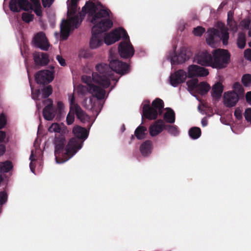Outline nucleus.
Masks as SVG:
<instances>
[{
  "label": "nucleus",
  "instance_id": "f257e3e1",
  "mask_svg": "<svg viewBox=\"0 0 251 251\" xmlns=\"http://www.w3.org/2000/svg\"><path fill=\"white\" fill-rule=\"evenodd\" d=\"M82 11L91 17L90 22L94 25L92 28V37L90 41L91 49H96L103 44L101 33L109 30L113 26V22L109 19L110 10L104 9L100 2L94 0L87 1Z\"/></svg>",
  "mask_w": 251,
  "mask_h": 251
},
{
  "label": "nucleus",
  "instance_id": "f03ea898",
  "mask_svg": "<svg viewBox=\"0 0 251 251\" xmlns=\"http://www.w3.org/2000/svg\"><path fill=\"white\" fill-rule=\"evenodd\" d=\"M96 69L98 73H93V79L103 88H107L110 86L111 80L116 81V82L118 81L119 78L114 76L113 72L124 75L130 71L129 65L119 59H112L108 66L102 63L98 64Z\"/></svg>",
  "mask_w": 251,
  "mask_h": 251
},
{
  "label": "nucleus",
  "instance_id": "7ed1b4c3",
  "mask_svg": "<svg viewBox=\"0 0 251 251\" xmlns=\"http://www.w3.org/2000/svg\"><path fill=\"white\" fill-rule=\"evenodd\" d=\"M75 139L71 138L66 144L64 135L55 134L53 140L54 155L57 163H62L70 159L77 151L73 145Z\"/></svg>",
  "mask_w": 251,
  "mask_h": 251
},
{
  "label": "nucleus",
  "instance_id": "20e7f679",
  "mask_svg": "<svg viewBox=\"0 0 251 251\" xmlns=\"http://www.w3.org/2000/svg\"><path fill=\"white\" fill-rule=\"evenodd\" d=\"M31 4L28 0H11L9 2V8L14 12H19L20 9L25 11L33 10L39 17L42 16V7L39 0H30Z\"/></svg>",
  "mask_w": 251,
  "mask_h": 251
},
{
  "label": "nucleus",
  "instance_id": "39448f33",
  "mask_svg": "<svg viewBox=\"0 0 251 251\" xmlns=\"http://www.w3.org/2000/svg\"><path fill=\"white\" fill-rule=\"evenodd\" d=\"M206 34V42L211 46L214 45L218 39L222 40L224 45L228 44L229 33L225 26L222 27L220 30L214 28L209 29Z\"/></svg>",
  "mask_w": 251,
  "mask_h": 251
},
{
  "label": "nucleus",
  "instance_id": "423d86ee",
  "mask_svg": "<svg viewBox=\"0 0 251 251\" xmlns=\"http://www.w3.org/2000/svg\"><path fill=\"white\" fill-rule=\"evenodd\" d=\"M164 106L163 101L159 98H156L152 101L151 105L145 104L143 106V116L149 120H155L157 118L158 114H162Z\"/></svg>",
  "mask_w": 251,
  "mask_h": 251
},
{
  "label": "nucleus",
  "instance_id": "0eeeda50",
  "mask_svg": "<svg viewBox=\"0 0 251 251\" xmlns=\"http://www.w3.org/2000/svg\"><path fill=\"white\" fill-rule=\"evenodd\" d=\"M212 54L213 68L220 69L226 68L230 61V54L227 50H214Z\"/></svg>",
  "mask_w": 251,
  "mask_h": 251
},
{
  "label": "nucleus",
  "instance_id": "6e6552de",
  "mask_svg": "<svg viewBox=\"0 0 251 251\" xmlns=\"http://www.w3.org/2000/svg\"><path fill=\"white\" fill-rule=\"evenodd\" d=\"M68 17L69 19L63 20L60 25L61 37L63 40H66L69 36L70 30L74 28H77L81 22L79 21L78 15Z\"/></svg>",
  "mask_w": 251,
  "mask_h": 251
},
{
  "label": "nucleus",
  "instance_id": "1a4fd4ad",
  "mask_svg": "<svg viewBox=\"0 0 251 251\" xmlns=\"http://www.w3.org/2000/svg\"><path fill=\"white\" fill-rule=\"evenodd\" d=\"M72 132L74 137L72 138L75 139L73 145L77 151L82 147L84 141L88 136L89 131L85 127L75 126L73 128Z\"/></svg>",
  "mask_w": 251,
  "mask_h": 251
},
{
  "label": "nucleus",
  "instance_id": "9d476101",
  "mask_svg": "<svg viewBox=\"0 0 251 251\" xmlns=\"http://www.w3.org/2000/svg\"><path fill=\"white\" fill-rule=\"evenodd\" d=\"M78 91L82 95H85L88 91L94 97L100 100L103 99L105 96V90L96 85H89V86L80 85L78 87Z\"/></svg>",
  "mask_w": 251,
  "mask_h": 251
},
{
  "label": "nucleus",
  "instance_id": "9b49d317",
  "mask_svg": "<svg viewBox=\"0 0 251 251\" xmlns=\"http://www.w3.org/2000/svg\"><path fill=\"white\" fill-rule=\"evenodd\" d=\"M121 38L123 39L128 38L127 32L122 27L116 28L107 34L104 38V40L106 45H109L119 41Z\"/></svg>",
  "mask_w": 251,
  "mask_h": 251
},
{
  "label": "nucleus",
  "instance_id": "f8f14e48",
  "mask_svg": "<svg viewBox=\"0 0 251 251\" xmlns=\"http://www.w3.org/2000/svg\"><path fill=\"white\" fill-rule=\"evenodd\" d=\"M124 41L120 42L118 46V51L121 57L125 59L131 58L134 54V49L128 39H123Z\"/></svg>",
  "mask_w": 251,
  "mask_h": 251
},
{
  "label": "nucleus",
  "instance_id": "ddd939ff",
  "mask_svg": "<svg viewBox=\"0 0 251 251\" xmlns=\"http://www.w3.org/2000/svg\"><path fill=\"white\" fill-rule=\"evenodd\" d=\"M54 78V72L49 70H41L35 74V80L39 84L46 85L51 82Z\"/></svg>",
  "mask_w": 251,
  "mask_h": 251
},
{
  "label": "nucleus",
  "instance_id": "4468645a",
  "mask_svg": "<svg viewBox=\"0 0 251 251\" xmlns=\"http://www.w3.org/2000/svg\"><path fill=\"white\" fill-rule=\"evenodd\" d=\"M212 53L207 51H203L199 52L195 56L194 61L202 66L212 67Z\"/></svg>",
  "mask_w": 251,
  "mask_h": 251
},
{
  "label": "nucleus",
  "instance_id": "2eb2a0df",
  "mask_svg": "<svg viewBox=\"0 0 251 251\" xmlns=\"http://www.w3.org/2000/svg\"><path fill=\"white\" fill-rule=\"evenodd\" d=\"M191 55L192 54L190 52L187 51L185 48L182 47L178 53L176 51L174 52V54L171 58V63L173 64H182L188 60Z\"/></svg>",
  "mask_w": 251,
  "mask_h": 251
},
{
  "label": "nucleus",
  "instance_id": "dca6fc26",
  "mask_svg": "<svg viewBox=\"0 0 251 251\" xmlns=\"http://www.w3.org/2000/svg\"><path fill=\"white\" fill-rule=\"evenodd\" d=\"M33 42L36 47L43 50H48L50 45L45 34L43 32L37 33L34 37Z\"/></svg>",
  "mask_w": 251,
  "mask_h": 251
},
{
  "label": "nucleus",
  "instance_id": "f3484780",
  "mask_svg": "<svg viewBox=\"0 0 251 251\" xmlns=\"http://www.w3.org/2000/svg\"><path fill=\"white\" fill-rule=\"evenodd\" d=\"M209 74L208 70L197 65H191L188 68V77L205 76Z\"/></svg>",
  "mask_w": 251,
  "mask_h": 251
},
{
  "label": "nucleus",
  "instance_id": "a211bd4d",
  "mask_svg": "<svg viewBox=\"0 0 251 251\" xmlns=\"http://www.w3.org/2000/svg\"><path fill=\"white\" fill-rule=\"evenodd\" d=\"M187 77L186 73L183 70H178L171 74L170 78L171 85L174 87L177 86L184 82Z\"/></svg>",
  "mask_w": 251,
  "mask_h": 251
},
{
  "label": "nucleus",
  "instance_id": "6ab92c4d",
  "mask_svg": "<svg viewBox=\"0 0 251 251\" xmlns=\"http://www.w3.org/2000/svg\"><path fill=\"white\" fill-rule=\"evenodd\" d=\"M165 122L163 120L159 119L151 124L149 128L150 134L152 137H154L160 134L165 129Z\"/></svg>",
  "mask_w": 251,
  "mask_h": 251
},
{
  "label": "nucleus",
  "instance_id": "aec40b11",
  "mask_svg": "<svg viewBox=\"0 0 251 251\" xmlns=\"http://www.w3.org/2000/svg\"><path fill=\"white\" fill-rule=\"evenodd\" d=\"M239 99L238 94L234 91L226 92L224 96V104L228 107H233L238 101Z\"/></svg>",
  "mask_w": 251,
  "mask_h": 251
},
{
  "label": "nucleus",
  "instance_id": "412c9836",
  "mask_svg": "<svg viewBox=\"0 0 251 251\" xmlns=\"http://www.w3.org/2000/svg\"><path fill=\"white\" fill-rule=\"evenodd\" d=\"M47 101H49L50 103L44 108L43 115L46 120L50 121L54 118L55 115V110L53 106L52 100L50 99H48Z\"/></svg>",
  "mask_w": 251,
  "mask_h": 251
},
{
  "label": "nucleus",
  "instance_id": "4be33fe9",
  "mask_svg": "<svg viewBox=\"0 0 251 251\" xmlns=\"http://www.w3.org/2000/svg\"><path fill=\"white\" fill-rule=\"evenodd\" d=\"M33 59L37 65L45 66L49 62V55L44 52H36L33 54Z\"/></svg>",
  "mask_w": 251,
  "mask_h": 251
},
{
  "label": "nucleus",
  "instance_id": "5701e85b",
  "mask_svg": "<svg viewBox=\"0 0 251 251\" xmlns=\"http://www.w3.org/2000/svg\"><path fill=\"white\" fill-rule=\"evenodd\" d=\"M152 149V142L150 140H147L143 143L140 148L142 154L146 156L151 153Z\"/></svg>",
  "mask_w": 251,
  "mask_h": 251
},
{
  "label": "nucleus",
  "instance_id": "b1692460",
  "mask_svg": "<svg viewBox=\"0 0 251 251\" xmlns=\"http://www.w3.org/2000/svg\"><path fill=\"white\" fill-rule=\"evenodd\" d=\"M76 117L81 122H85L89 119V116L81 109L78 105H75V109L74 110Z\"/></svg>",
  "mask_w": 251,
  "mask_h": 251
},
{
  "label": "nucleus",
  "instance_id": "393cba45",
  "mask_svg": "<svg viewBox=\"0 0 251 251\" xmlns=\"http://www.w3.org/2000/svg\"><path fill=\"white\" fill-rule=\"evenodd\" d=\"M176 116L174 111L171 108H166V112L164 115V120L167 123L173 124L175 122Z\"/></svg>",
  "mask_w": 251,
  "mask_h": 251
},
{
  "label": "nucleus",
  "instance_id": "a878e982",
  "mask_svg": "<svg viewBox=\"0 0 251 251\" xmlns=\"http://www.w3.org/2000/svg\"><path fill=\"white\" fill-rule=\"evenodd\" d=\"M147 134V128L143 126H139L134 131V135L138 140L145 139Z\"/></svg>",
  "mask_w": 251,
  "mask_h": 251
},
{
  "label": "nucleus",
  "instance_id": "bb28decb",
  "mask_svg": "<svg viewBox=\"0 0 251 251\" xmlns=\"http://www.w3.org/2000/svg\"><path fill=\"white\" fill-rule=\"evenodd\" d=\"M223 92V86L220 82L215 83L212 89V95L213 97L219 98Z\"/></svg>",
  "mask_w": 251,
  "mask_h": 251
},
{
  "label": "nucleus",
  "instance_id": "cd10ccee",
  "mask_svg": "<svg viewBox=\"0 0 251 251\" xmlns=\"http://www.w3.org/2000/svg\"><path fill=\"white\" fill-rule=\"evenodd\" d=\"M78 0H71L70 3L68 4V17H71V16L76 14Z\"/></svg>",
  "mask_w": 251,
  "mask_h": 251
},
{
  "label": "nucleus",
  "instance_id": "c85d7f7f",
  "mask_svg": "<svg viewBox=\"0 0 251 251\" xmlns=\"http://www.w3.org/2000/svg\"><path fill=\"white\" fill-rule=\"evenodd\" d=\"M210 88V85L206 82L203 81L198 84L196 91L200 95H203L207 94Z\"/></svg>",
  "mask_w": 251,
  "mask_h": 251
},
{
  "label": "nucleus",
  "instance_id": "c756f323",
  "mask_svg": "<svg viewBox=\"0 0 251 251\" xmlns=\"http://www.w3.org/2000/svg\"><path fill=\"white\" fill-rule=\"evenodd\" d=\"M13 167L12 162L9 160L0 162V173H8Z\"/></svg>",
  "mask_w": 251,
  "mask_h": 251
},
{
  "label": "nucleus",
  "instance_id": "7c9ffc66",
  "mask_svg": "<svg viewBox=\"0 0 251 251\" xmlns=\"http://www.w3.org/2000/svg\"><path fill=\"white\" fill-rule=\"evenodd\" d=\"M201 134V131L200 127L194 126L189 130V135L193 139H198Z\"/></svg>",
  "mask_w": 251,
  "mask_h": 251
},
{
  "label": "nucleus",
  "instance_id": "2f4dec72",
  "mask_svg": "<svg viewBox=\"0 0 251 251\" xmlns=\"http://www.w3.org/2000/svg\"><path fill=\"white\" fill-rule=\"evenodd\" d=\"M246 35L243 33H240L237 40V46L239 48L243 49L246 45Z\"/></svg>",
  "mask_w": 251,
  "mask_h": 251
},
{
  "label": "nucleus",
  "instance_id": "473e14b6",
  "mask_svg": "<svg viewBox=\"0 0 251 251\" xmlns=\"http://www.w3.org/2000/svg\"><path fill=\"white\" fill-rule=\"evenodd\" d=\"M165 129L173 136H176L179 133L177 127L176 126L165 124Z\"/></svg>",
  "mask_w": 251,
  "mask_h": 251
},
{
  "label": "nucleus",
  "instance_id": "72a5a7b5",
  "mask_svg": "<svg viewBox=\"0 0 251 251\" xmlns=\"http://www.w3.org/2000/svg\"><path fill=\"white\" fill-rule=\"evenodd\" d=\"M52 93V88L51 85H48L42 89V97L44 99L48 98Z\"/></svg>",
  "mask_w": 251,
  "mask_h": 251
},
{
  "label": "nucleus",
  "instance_id": "f704fd0d",
  "mask_svg": "<svg viewBox=\"0 0 251 251\" xmlns=\"http://www.w3.org/2000/svg\"><path fill=\"white\" fill-rule=\"evenodd\" d=\"M34 18V15L31 13L24 12L22 14V19L26 23H29L32 22Z\"/></svg>",
  "mask_w": 251,
  "mask_h": 251
},
{
  "label": "nucleus",
  "instance_id": "c9c22d12",
  "mask_svg": "<svg viewBox=\"0 0 251 251\" xmlns=\"http://www.w3.org/2000/svg\"><path fill=\"white\" fill-rule=\"evenodd\" d=\"M61 126L58 123L52 124L48 129L50 132H56V134H61Z\"/></svg>",
  "mask_w": 251,
  "mask_h": 251
},
{
  "label": "nucleus",
  "instance_id": "e433bc0d",
  "mask_svg": "<svg viewBox=\"0 0 251 251\" xmlns=\"http://www.w3.org/2000/svg\"><path fill=\"white\" fill-rule=\"evenodd\" d=\"M187 85L188 88L192 90H196L198 85V79L197 78H194L188 80L187 82Z\"/></svg>",
  "mask_w": 251,
  "mask_h": 251
},
{
  "label": "nucleus",
  "instance_id": "4c0bfd02",
  "mask_svg": "<svg viewBox=\"0 0 251 251\" xmlns=\"http://www.w3.org/2000/svg\"><path fill=\"white\" fill-rule=\"evenodd\" d=\"M242 82L246 87L251 86V75L248 74L243 75Z\"/></svg>",
  "mask_w": 251,
  "mask_h": 251
},
{
  "label": "nucleus",
  "instance_id": "58836bf2",
  "mask_svg": "<svg viewBox=\"0 0 251 251\" xmlns=\"http://www.w3.org/2000/svg\"><path fill=\"white\" fill-rule=\"evenodd\" d=\"M227 16V25L229 26V27L232 30H236L237 29V27L236 26L235 22L233 20L232 16H230V12H228Z\"/></svg>",
  "mask_w": 251,
  "mask_h": 251
},
{
  "label": "nucleus",
  "instance_id": "ea45409f",
  "mask_svg": "<svg viewBox=\"0 0 251 251\" xmlns=\"http://www.w3.org/2000/svg\"><path fill=\"white\" fill-rule=\"evenodd\" d=\"M205 28L201 26H198L194 28L193 30V34L197 36H201L205 32Z\"/></svg>",
  "mask_w": 251,
  "mask_h": 251
},
{
  "label": "nucleus",
  "instance_id": "a19ab883",
  "mask_svg": "<svg viewBox=\"0 0 251 251\" xmlns=\"http://www.w3.org/2000/svg\"><path fill=\"white\" fill-rule=\"evenodd\" d=\"M69 101L70 111H74V110L75 109V105H78L75 102V98L74 95L72 94L69 96Z\"/></svg>",
  "mask_w": 251,
  "mask_h": 251
},
{
  "label": "nucleus",
  "instance_id": "79ce46f5",
  "mask_svg": "<svg viewBox=\"0 0 251 251\" xmlns=\"http://www.w3.org/2000/svg\"><path fill=\"white\" fill-rule=\"evenodd\" d=\"M74 112V111H73V113H71L70 112L67 115L66 118V122L68 125H70L72 124L74 122L75 115Z\"/></svg>",
  "mask_w": 251,
  "mask_h": 251
},
{
  "label": "nucleus",
  "instance_id": "37998d69",
  "mask_svg": "<svg viewBox=\"0 0 251 251\" xmlns=\"http://www.w3.org/2000/svg\"><path fill=\"white\" fill-rule=\"evenodd\" d=\"M7 200V194L5 191L0 192V205L4 204Z\"/></svg>",
  "mask_w": 251,
  "mask_h": 251
},
{
  "label": "nucleus",
  "instance_id": "c03bdc74",
  "mask_svg": "<svg viewBox=\"0 0 251 251\" xmlns=\"http://www.w3.org/2000/svg\"><path fill=\"white\" fill-rule=\"evenodd\" d=\"M6 123V117L3 113H1L0 115V129L4 127Z\"/></svg>",
  "mask_w": 251,
  "mask_h": 251
},
{
  "label": "nucleus",
  "instance_id": "a18cd8bd",
  "mask_svg": "<svg viewBox=\"0 0 251 251\" xmlns=\"http://www.w3.org/2000/svg\"><path fill=\"white\" fill-rule=\"evenodd\" d=\"M244 116L248 122L251 123V108H248L245 110Z\"/></svg>",
  "mask_w": 251,
  "mask_h": 251
},
{
  "label": "nucleus",
  "instance_id": "49530a36",
  "mask_svg": "<svg viewBox=\"0 0 251 251\" xmlns=\"http://www.w3.org/2000/svg\"><path fill=\"white\" fill-rule=\"evenodd\" d=\"M82 79L83 82L87 84V86H89V85H94L93 84L91 83V78L90 76L83 75L82 76Z\"/></svg>",
  "mask_w": 251,
  "mask_h": 251
},
{
  "label": "nucleus",
  "instance_id": "de8ad7c7",
  "mask_svg": "<svg viewBox=\"0 0 251 251\" xmlns=\"http://www.w3.org/2000/svg\"><path fill=\"white\" fill-rule=\"evenodd\" d=\"M234 114L235 117L238 120H240L242 118V111L239 108H236Z\"/></svg>",
  "mask_w": 251,
  "mask_h": 251
},
{
  "label": "nucleus",
  "instance_id": "09e8293b",
  "mask_svg": "<svg viewBox=\"0 0 251 251\" xmlns=\"http://www.w3.org/2000/svg\"><path fill=\"white\" fill-rule=\"evenodd\" d=\"M44 7H50L52 4L54 0H42Z\"/></svg>",
  "mask_w": 251,
  "mask_h": 251
},
{
  "label": "nucleus",
  "instance_id": "8fccbe9b",
  "mask_svg": "<svg viewBox=\"0 0 251 251\" xmlns=\"http://www.w3.org/2000/svg\"><path fill=\"white\" fill-rule=\"evenodd\" d=\"M56 59L59 63L61 66H66V61L65 60L62 58V57L59 55H57L56 56Z\"/></svg>",
  "mask_w": 251,
  "mask_h": 251
},
{
  "label": "nucleus",
  "instance_id": "3c124183",
  "mask_svg": "<svg viewBox=\"0 0 251 251\" xmlns=\"http://www.w3.org/2000/svg\"><path fill=\"white\" fill-rule=\"evenodd\" d=\"M244 56L248 60L251 61V49H248L245 50Z\"/></svg>",
  "mask_w": 251,
  "mask_h": 251
},
{
  "label": "nucleus",
  "instance_id": "603ef678",
  "mask_svg": "<svg viewBox=\"0 0 251 251\" xmlns=\"http://www.w3.org/2000/svg\"><path fill=\"white\" fill-rule=\"evenodd\" d=\"M29 159L31 161V162L30 163V169H31V170L33 172V169H32V167L31 166L32 165V162L34 161L35 160V159L34 158V155L33 154V151H31V154L30 155V157H29Z\"/></svg>",
  "mask_w": 251,
  "mask_h": 251
},
{
  "label": "nucleus",
  "instance_id": "864d4df0",
  "mask_svg": "<svg viewBox=\"0 0 251 251\" xmlns=\"http://www.w3.org/2000/svg\"><path fill=\"white\" fill-rule=\"evenodd\" d=\"M57 108L59 112H61V110L64 108V104L62 101H58L57 103Z\"/></svg>",
  "mask_w": 251,
  "mask_h": 251
},
{
  "label": "nucleus",
  "instance_id": "5fc2aeb1",
  "mask_svg": "<svg viewBox=\"0 0 251 251\" xmlns=\"http://www.w3.org/2000/svg\"><path fill=\"white\" fill-rule=\"evenodd\" d=\"M246 99L248 103H251V91L248 92L246 95Z\"/></svg>",
  "mask_w": 251,
  "mask_h": 251
},
{
  "label": "nucleus",
  "instance_id": "6e6d98bb",
  "mask_svg": "<svg viewBox=\"0 0 251 251\" xmlns=\"http://www.w3.org/2000/svg\"><path fill=\"white\" fill-rule=\"evenodd\" d=\"M5 133L4 131H0V143L2 142L5 138Z\"/></svg>",
  "mask_w": 251,
  "mask_h": 251
},
{
  "label": "nucleus",
  "instance_id": "4d7b16f0",
  "mask_svg": "<svg viewBox=\"0 0 251 251\" xmlns=\"http://www.w3.org/2000/svg\"><path fill=\"white\" fill-rule=\"evenodd\" d=\"M5 151V147L3 145H0V156L3 155Z\"/></svg>",
  "mask_w": 251,
  "mask_h": 251
},
{
  "label": "nucleus",
  "instance_id": "13d9d810",
  "mask_svg": "<svg viewBox=\"0 0 251 251\" xmlns=\"http://www.w3.org/2000/svg\"><path fill=\"white\" fill-rule=\"evenodd\" d=\"M234 87L235 89H238L239 91L241 89L242 86L238 82H236L234 84Z\"/></svg>",
  "mask_w": 251,
  "mask_h": 251
},
{
  "label": "nucleus",
  "instance_id": "bf43d9fd",
  "mask_svg": "<svg viewBox=\"0 0 251 251\" xmlns=\"http://www.w3.org/2000/svg\"><path fill=\"white\" fill-rule=\"evenodd\" d=\"M201 124L203 126H207V120L204 119V118H203L201 120Z\"/></svg>",
  "mask_w": 251,
  "mask_h": 251
},
{
  "label": "nucleus",
  "instance_id": "052dcab7",
  "mask_svg": "<svg viewBox=\"0 0 251 251\" xmlns=\"http://www.w3.org/2000/svg\"><path fill=\"white\" fill-rule=\"evenodd\" d=\"M226 4V2H225V1H223L221 4L220 5H219V7L218 8V9H222L223 8V7Z\"/></svg>",
  "mask_w": 251,
  "mask_h": 251
},
{
  "label": "nucleus",
  "instance_id": "680f3d73",
  "mask_svg": "<svg viewBox=\"0 0 251 251\" xmlns=\"http://www.w3.org/2000/svg\"><path fill=\"white\" fill-rule=\"evenodd\" d=\"M249 24H250V23H249V22H245V25H244V27H245V28H248V27H249Z\"/></svg>",
  "mask_w": 251,
  "mask_h": 251
},
{
  "label": "nucleus",
  "instance_id": "e2e57ef3",
  "mask_svg": "<svg viewBox=\"0 0 251 251\" xmlns=\"http://www.w3.org/2000/svg\"><path fill=\"white\" fill-rule=\"evenodd\" d=\"M249 45L250 47H251V42L249 43Z\"/></svg>",
  "mask_w": 251,
  "mask_h": 251
},
{
  "label": "nucleus",
  "instance_id": "0e129e2a",
  "mask_svg": "<svg viewBox=\"0 0 251 251\" xmlns=\"http://www.w3.org/2000/svg\"><path fill=\"white\" fill-rule=\"evenodd\" d=\"M90 101L91 102H92V99H91V98L90 99Z\"/></svg>",
  "mask_w": 251,
  "mask_h": 251
},
{
  "label": "nucleus",
  "instance_id": "69168bd1",
  "mask_svg": "<svg viewBox=\"0 0 251 251\" xmlns=\"http://www.w3.org/2000/svg\"><path fill=\"white\" fill-rule=\"evenodd\" d=\"M37 91H38V93H39L40 91L38 90Z\"/></svg>",
  "mask_w": 251,
  "mask_h": 251
}]
</instances>
